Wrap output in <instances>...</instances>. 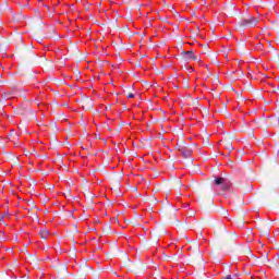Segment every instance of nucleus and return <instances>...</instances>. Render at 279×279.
Instances as JSON below:
<instances>
[{
    "mask_svg": "<svg viewBox=\"0 0 279 279\" xmlns=\"http://www.w3.org/2000/svg\"><path fill=\"white\" fill-rule=\"evenodd\" d=\"M231 183L226 178H216L214 181V191H230Z\"/></svg>",
    "mask_w": 279,
    "mask_h": 279,
    "instance_id": "obj_1",
    "label": "nucleus"
},
{
    "mask_svg": "<svg viewBox=\"0 0 279 279\" xmlns=\"http://www.w3.org/2000/svg\"><path fill=\"white\" fill-rule=\"evenodd\" d=\"M259 21L260 20H258L257 17H250V19L243 20L241 25L242 27H246V25H250L251 27H255V25H258Z\"/></svg>",
    "mask_w": 279,
    "mask_h": 279,
    "instance_id": "obj_2",
    "label": "nucleus"
},
{
    "mask_svg": "<svg viewBox=\"0 0 279 279\" xmlns=\"http://www.w3.org/2000/svg\"><path fill=\"white\" fill-rule=\"evenodd\" d=\"M181 154L183 158H191V155L193 154V151L191 149L182 148Z\"/></svg>",
    "mask_w": 279,
    "mask_h": 279,
    "instance_id": "obj_3",
    "label": "nucleus"
},
{
    "mask_svg": "<svg viewBox=\"0 0 279 279\" xmlns=\"http://www.w3.org/2000/svg\"><path fill=\"white\" fill-rule=\"evenodd\" d=\"M41 239H49V230L47 229H41L40 232H39Z\"/></svg>",
    "mask_w": 279,
    "mask_h": 279,
    "instance_id": "obj_4",
    "label": "nucleus"
},
{
    "mask_svg": "<svg viewBox=\"0 0 279 279\" xmlns=\"http://www.w3.org/2000/svg\"><path fill=\"white\" fill-rule=\"evenodd\" d=\"M184 54L187 56L190 60H197V57L193 54V51H185Z\"/></svg>",
    "mask_w": 279,
    "mask_h": 279,
    "instance_id": "obj_5",
    "label": "nucleus"
},
{
    "mask_svg": "<svg viewBox=\"0 0 279 279\" xmlns=\"http://www.w3.org/2000/svg\"><path fill=\"white\" fill-rule=\"evenodd\" d=\"M3 219H5L4 215H0V223H3Z\"/></svg>",
    "mask_w": 279,
    "mask_h": 279,
    "instance_id": "obj_6",
    "label": "nucleus"
},
{
    "mask_svg": "<svg viewBox=\"0 0 279 279\" xmlns=\"http://www.w3.org/2000/svg\"><path fill=\"white\" fill-rule=\"evenodd\" d=\"M129 99H134V94H129Z\"/></svg>",
    "mask_w": 279,
    "mask_h": 279,
    "instance_id": "obj_7",
    "label": "nucleus"
},
{
    "mask_svg": "<svg viewBox=\"0 0 279 279\" xmlns=\"http://www.w3.org/2000/svg\"><path fill=\"white\" fill-rule=\"evenodd\" d=\"M4 97H10L8 94H4Z\"/></svg>",
    "mask_w": 279,
    "mask_h": 279,
    "instance_id": "obj_8",
    "label": "nucleus"
},
{
    "mask_svg": "<svg viewBox=\"0 0 279 279\" xmlns=\"http://www.w3.org/2000/svg\"><path fill=\"white\" fill-rule=\"evenodd\" d=\"M5 215H9V214H8V213H5V214H4V217H5Z\"/></svg>",
    "mask_w": 279,
    "mask_h": 279,
    "instance_id": "obj_9",
    "label": "nucleus"
}]
</instances>
